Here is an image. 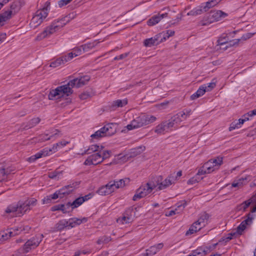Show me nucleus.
<instances>
[{"label": "nucleus", "instance_id": "72a5a7b5", "mask_svg": "<svg viewBox=\"0 0 256 256\" xmlns=\"http://www.w3.org/2000/svg\"><path fill=\"white\" fill-rule=\"evenodd\" d=\"M209 217L208 214L206 212H204L201 214L196 222L198 224L202 226V227H204L205 226L206 224H207Z\"/></svg>", "mask_w": 256, "mask_h": 256}, {"label": "nucleus", "instance_id": "f3484780", "mask_svg": "<svg viewBox=\"0 0 256 256\" xmlns=\"http://www.w3.org/2000/svg\"><path fill=\"white\" fill-rule=\"evenodd\" d=\"M102 130L106 132V136H111L116 132V126L114 123H109L102 128Z\"/></svg>", "mask_w": 256, "mask_h": 256}, {"label": "nucleus", "instance_id": "412c9836", "mask_svg": "<svg viewBox=\"0 0 256 256\" xmlns=\"http://www.w3.org/2000/svg\"><path fill=\"white\" fill-rule=\"evenodd\" d=\"M187 205V202L185 200H182L180 202L178 203V208H176L174 210H170L168 212V214H166V216H172L174 214H178L180 212L178 211V210H179L180 211L183 210L185 206Z\"/></svg>", "mask_w": 256, "mask_h": 256}, {"label": "nucleus", "instance_id": "bf43d9fd", "mask_svg": "<svg viewBox=\"0 0 256 256\" xmlns=\"http://www.w3.org/2000/svg\"><path fill=\"white\" fill-rule=\"evenodd\" d=\"M111 152L110 150H104L102 151V162L110 156Z\"/></svg>", "mask_w": 256, "mask_h": 256}, {"label": "nucleus", "instance_id": "0eeeda50", "mask_svg": "<svg viewBox=\"0 0 256 256\" xmlns=\"http://www.w3.org/2000/svg\"><path fill=\"white\" fill-rule=\"evenodd\" d=\"M47 8H43L38 10L31 20L30 25L31 27L36 28L40 25L44 20L48 16Z\"/></svg>", "mask_w": 256, "mask_h": 256}, {"label": "nucleus", "instance_id": "b1692460", "mask_svg": "<svg viewBox=\"0 0 256 256\" xmlns=\"http://www.w3.org/2000/svg\"><path fill=\"white\" fill-rule=\"evenodd\" d=\"M167 124V121L160 124L156 126L154 132L158 134H164V132H167L170 129Z\"/></svg>", "mask_w": 256, "mask_h": 256}, {"label": "nucleus", "instance_id": "a878e982", "mask_svg": "<svg viewBox=\"0 0 256 256\" xmlns=\"http://www.w3.org/2000/svg\"><path fill=\"white\" fill-rule=\"evenodd\" d=\"M129 182V178H125L120 180L116 182H110V183L112 185V189L114 191L116 189L124 186L126 185V182Z\"/></svg>", "mask_w": 256, "mask_h": 256}, {"label": "nucleus", "instance_id": "e2e57ef3", "mask_svg": "<svg viewBox=\"0 0 256 256\" xmlns=\"http://www.w3.org/2000/svg\"><path fill=\"white\" fill-rule=\"evenodd\" d=\"M216 86L215 82H211L208 84V86H206V91L209 92L212 90Z\"/></svg>", "mask_w": 256, "mask_h": 256}, {"label": "nucleus", "instance_id": "8fccbe9b", "mask_svg": "<svg viewBox=\"0 0 256 256\" xmlns=\"http://www.w3.org/2000/svg\"><path fill=\"white\" fill-rule=\"evenodd\" d=\"M247 218L243 220L241 222V224H243L244 226H246V227L247 226H250L252 223V220L253 218L250 214H248L246 216Z\"/></svg>", "mask_w": 256, "mask_h": 256}, {"label": "nucleus", "instance_id": "2f4dec72", "mask_svg": "<svg viewBox=\"0 0 256 256\" xmlns=\"http://www.w3.org/2000/svg\"><path fill=\"white\" fill-rule=\"evenodd\" d=\"M202 228V226L198 224L196 221L192 224L189 230L186 232V235L188 236L193 234L194 233L200 230Z\"/></svg>", "mask_w": 256, "mask_h": 256}, {"label": "nucleus", "instance_id": "a19ab883", "mask_svg": "<svg viewBox=\"0 0 256 256\" xmlns=\"http://www.w3.org/2000/svg\"><path fill=\"white\" fill-rule=\"evenodd\" d=\"M246 178H239L238 180H234L232 184V187L234 188H241L243 185L246 184Z\"/></svg>", "mask_w": 256, "mask_h": 256}, {"label": "nucleus", "instance_id": "cd10ccee", "mask_svg": "<svg viewBox=\"0 0 256 256\" xmlns=\"http://www.w3.org/2000/svg\"><path fill=\"white\" fill-rule=\"evenodd\" d=\"M180 122V120L176 115H174L170 120H167V124L168 126L170 128H177Z\"/></svg>", "mask_w": 256, "mask_h": 256}, {"label": "nucleus", "instance_id": "aec40b11", "mask_svg": "<svg viewBox=\"0 0 256 256\" xmlns=\"http://www.w3.org/2000/svg\"><path fill=\"white\" fill-rule=\"evenodd\" d=\"M128 104L126 99L117 100L113 101L110 106L111 110H115L118 108H122Z\"/></svg>", "mask_w": 256, "mask_h": 256}, {"label": "nucleus", "instance_id": "a211bd4d", "mask_svg": "<svg viewBox=\"0 0 256 256\" xmlns=\"http://www.w3.org/2000/svg\"><path fill=\"white\" fill-rule=\"evenodd\" d=\"M114 192L112 185L109 182L104 186L100 187L97 191V192L102 196L108 195Z\"/></svg>", "mask_w": 256, "mask_h": 256}, {"label": "nucleus", "instance_id": "864d4df0", "mask_svg": "<svg viewBox=\"0 0 256 256\" xmlns=\"http://www.w3.org/2000/svg\"><path fill=\"white\" fill-rule=\"evenodd\" d=\"M158 252V250L157 249H156V247L153 246H150L149 249L146 250V254L148 256H150L156 254Z\"/></svg>", "mask_w": 256, "mask_h": 256}, {"label": "nucleus", "instance_id": "58836bf2", "mask_svg": "<svg viewBox=\"0 0 256 256\" xmlns=\"http://www.w3.org/2000/svg\"><path fill=\"white\" fill-rule=\"evenodd\" d=\"M252 200L250 199L248 200L244 201L242 204L237 206L236 210H242L244 212L246 211V208L250 206Z\"/></svg>", "mask_w": 256, "mask_h": 256}, {"label": "nucleus", "instance_id": "0e129e2a", "mask_svg": "<svg viewBox=\"0 0 256 256\" xmlns=\"http://www.w3.org/2000/svg\"><path fill=\"white\" fill-rule=\"evenodd\" d=\"M145 150V146H140L139 147H138L137 148H136L134 149H133L132 153L136 154H140L141 152L144 151Z\"/></svg>", "mask_w": 256, "mask_h": 256}, {"label": "nucleus", "instance_id": "13d9d810", "mask_svg": "<svg viewBox=\"0 0 256 256\" xmlns=\"http://www.w3.org/2000/svg\"><path fill=\"white\" fill-rule=\"evenodd\" d=\"M28 205V206L31 208L32 206H34L36 204L37 200L34 198L25 201Z\"/></svg>", "mask_w": 256, "mask_h": 256}, {"label": "nucleus", "instance_id": "c85d7f7f", "mask_svg": "<svg viewBox=\"0 0 256 256\" xmlns=\"http://www.w3.org/2000/svg\"><path fill=\"white\" fill-rule=\"evenodd\" d=\"M68 227V221L64 219L60 220L56 224L54 228L56 231H61Z\"/></svg>", "mask_w": 256, "mask_h": 256}, {"label": "nucleus", "instance_id": "1a4fd4ad", "mask_svg": "<svg viewBox=\"0 0 256 256\" xmlns=\"http://www.w3.org/2000/svg\"><path fill=\"white\" fill-rule=\"evenodd\" d=\"M226 14L221 10H214L211 11L206 17V22L202 24V25H206L208 24L212 23L214 22H217L223 16H225Z\"/></svg>", "mask_w": 256, "mask_h": 256}, {"label": "nucleus", "instance_id": "774afa93", "mask_svg": "<svg viewBox=\"0 0 256 256\" xmlns=\"http://www.w3.org/2000/svg\"><path fill=\"white\" fill-rule=\"evenodd\" d=\"M240 40V39H236V40H234L232 41H230V42L228 44V45L226 47L237 46Z\"/></svg>", "mask_w": 256, "mask_h": 256}, {"label": "nucleus", "instance_id": "423d86ee", "mask_svg": "<svg viewBox=\"0 0 256 256\" xmlns=\"http://www.w3.org/2000/svg\"><path fill=\"white\" fill-rule=\"evenodd\" d=\"M20 9L18 2H14L10 6V10L5 11L0 14V24L10 20L12 16L15 15Z\"/></svg>", "mask_w": 256, "mask_h": 256}, {"label": "nucleus", "instance_id": "79ce46f5", "mask_svg": "<svg viewBox=\"0 0 256 256\" xmlns=\"http://www.w3.org/2000/svg\"><path fill=\"white\" fill-rule=\"evenodd\" d=\"M66 62V58H64L63 56L57 58L56 60L52 62L50 64V66L52 68H56L62 64H64Z\"/></svg>", "mask_w": 256, "mask_h": 256}, {"label": "nucleus", "instance_id": "f257e3e1", "mask_svg": "<svg viewBox=\"0 0 256 256\" xmlns=\"http://www.w3.org/2000/svg\"><path fill=\"white\" fill-rule=\"evenodd\" d=\"M90 80V76H84L80 78L70 80L66 84L59 86L55 89L50 90L48 98L50 100H54L61 98L64 96H69L73 92L72 88L81 87L85 85Z\"/></svg>", "mask_w": 256, "mask_h": 256}, {"label": "nucleus", "instance_id": "9b49d317", "mask_svg": "<svg viewBox=\"0 0 256 256\" xmlns=\"http://www.w3.org/2000/svg\"><path fill=\"white\" fill-rule=\"evenodd\" d=\"M176 180V178L174 176V173L170 174L162 182L157 184L158 189L162 190L166 188L172 184H174Z\"/></svg>", "mask_w": 256, "mask_h": 256}, {"label": "nucleus", "instance_id": "ea45409f", "mask_svg": "<svg viewBox=\"0 0 256 256\" xmlns=\"http://www.w3.org/2000/svg\"><path fill=\"white\" fill-rule=\"evenodd\" d=\"M68 144V142L64 140L54 144L52 147L50 148L52 150V152L54 153L58 151V148H62L66 146Z\"/></svg>", "mask_w": 256, "mask_h": 256}, {"label": "nucleus", "instance_id": "5701e85b", "mask_svg": "<svg viewBox=\"0 0 256 256\" xmlns=\"http://www.w3.org/2000/svg\"><path fill=\"white\" fill-rule=\"evenodd\" d=\"M88 220L86 218H83L82 219L78 218H70L68 221V228H73L76 226L80 225L82 223L86 222Z\"/></svg>", "mask_w": 256, "mask_h": 256}, {"label": "nucleus", "instance_id": "49530a36", "mask_svg": "<svg viewBox=\"0 0 256 256\" xmlns=\"http://www.w3.org/2000/svg\"><path fill=\"white\" fill-rule=\"evenodd\" d=\"M222 157L218 156L216 158L210 159L209 160L211 161L212 164H214V166L218 169L219 166L222 164Z\"/></svg>", "mask_w": 256, "mask_h": 256}, {"label": "nucleus", "instance_id": "6e6d98bb", "mask_svg": "<svg viewBox=\"0 0 256 256\" xmlns=\"http://www.w3.org/2000/svg\"><path fill=\"white\" fill-rule=\"evenodd\" d=\"M76 52L72 51L71 52L68 53L67 55L63 56L64 58H66V62L70 60L74 57L76 56Z\"/></svg>", "mask_w": 256, "mask_h": 256}, {"label": "nucleus", "instance_id": "680f3d73", "mask_svg": "<svg viewBox=\"0 0 256 256\" xmlns=\"http://www.w3.org/2000/svg\"><path fill=\"white\" fill-rule=\"evenodd\" d=\"M62 172L54 171L49 173L48 176L50 178H56L57 177L58 178L59 176L61 175Z\"/></svg>", "mask_w": 256, "mask_h": 256}, {"label": "nucleus", "instance_id": "de8ad7c7", "mask_svg": "<svg viewBox=\"0 0 256 256\" xmlns=\"http://www.w3.org/2000/svg\"><path fill=\"white\" fill-rule=\"evenodd\" d=\"M162 34L161 38L163 39L164 40H166L167 38L170 36H173L174 34V31L172 30H168L166 32H163Z\"/></svg>", "mask_w": 256, "mask_h": 256}, {"label": "nucleus", "instance_id": "3c124183", "mask_svg": "<svg viewBox=\"0 0 256 256\" xmlns=\"http://www.w3.org/2000/svg\"><path fill=\"white\" fill-rule=\"evenodd\" d=\"M7 172L4 168H0V182L6 178Z\"/></svg>", "mask_w": 256, "mask_h": 256}, {"label": "nucleus", "instance_id": "20e7f679", "mask_svg": "<svg viewBox=\"0 0 256 256\" xmlns=\"http://www.w3.org/2000/svg\"><path fill=\"white\" fill-rule=\"evenodd\" d=\"M156 187V184L152 182H150L140 186L136 191V194L132 198V200L136 201L145 197L150 194Z\"/></svg>", "mask_w": 256, "mask_h": 256}, {"label": "nucleus", "instance_id": "6e6552de", "mask_svg": "<svg viewBox=\"0 0 256 256\" xmlns=\"http://www.w3.org/2000/svg\"><path fill=\"white\" fill-rule=\"evenodd\" d=\"M43 234L36 235L26 241L22 247V250L25 253L29 252L38 246L42 240Z\"/></svg>", "mask_w": 256, "mask_h": 256}, {"label": "nucleus", "instance_id": "4be33fe9", "mask_svg": "<svg viewBox=\"0 0 256 256\" xmlns=\"http://www.w3.org/2000/svg\"><path fill=\"white\" fill-rule=\"evenodd\" d=\"M69 203L68 202L66 204H60L53 206L51 208L52 212L56 210H62L64 214L68 213L70 212Z\"/></svg>", "mask_w": 256, "mask_h": 256}, {"label": "nucleus", "instance_id": "09e8293b", "mask_svg": "<svg viewBox=\"0 0 256 256\" xmlns=\"http://www.w3.org/2000/svg\"><path fill=\"white\" fill-rule=\"evenodd\" d=\"M30 229V228L28 226H22L20 227H17L12 228V230L16 232H17L19 234L20 233L22 232H28Z\"/></svg>", "mask_w": 256, "mask_h": 256}, {"label": "nucleus", "instance_id": "9d476101", "mask_svg": "<svg viewBox=\"0 0 256 256\" xmlns=\"http://www.w3.org/2000/svg\"><path fill=\"white\" fill-rule=\"evenodd\" d=\"M102 162V151L92 154L86 159L84 162V165H97Z\"/></svg>", "mask_w": 256, "mask_h": 256}, {"label": "nucleus", "instance_id": "052dcab7", "mask_svg": "<svg viewBox=\"0 0 256 256\" xmlns=\"http://www.w3.org/2000/svg\"><path fill=\"white\" fill-rule=\"evenodd\" d=\"M237 236H238V235L237 234H236V232H230L228 234L227 237L224 239L223 240H225V242H226L232 240L233 237H236Z\"/></svg>", "mask_w": 256, "mask_h": 256}, {"label": "nucleus", "instance_id": "e433bc0d", "mask_svg": "<svg viewBox=\"0 0 256 256\" xmlns=\"http://www.w3.org/2000/svg\"><path fill=\"white\" fill-rule=\"evenodd\" d=\"M84 202V200L80 197L76 198L72 202H68L70 207L72 208L71 210L80 206Z\"/></svg>", "mask_w": 256, "mask_h": 256}, {"label": "nucleus", "instance_id": "4c0bfd02", "mask_svg": "<svg viewBox=\"0 0 256 256\" xmlns=\"http://www.w3.org/2000/svg\"><path fill=\"white\" fill-rule=\"evenodd\" d=\"M204 6H201L198 8H194L190 12H188V16H196L198 14H200L203 12H205L204 9Z\"/></svg>", "mask_w": 256, "mask_h": 256}, {"label": "nucleus", "instance_id": "603ef678", "mask_svg": "<svg viewBox=\"0 0 256 256\" xmlns=\"http://www.w3.org/2000/svg\"><path fill=\"white\" fill-rule=\"evenodd\" d=\"M60 132L58 130H54V132H50L48 134L49 136L46 138L44 139V140H50L52 138H56L57 136H59L58 133Z\"/></svg>", "mask_w": 256, "mask_h": 256}, {"label": "nucleus", "instance_id": "a18cd8bd", "mask_svg": "<svg viewBox=\"0 0 256 256\" xmlns=\"http://www.w3.org/2000/svg\"><path fill=\"white\" fill-rule=\"evenodd\" d=\"M106 132L102 130V128L98 130L94 134L91 135L92 138L98 139L100 138L106 136Z\"/></svg>", "mask_w": 256, "mask_h": 256}, {"label": "nucleus", "instance_id": "4468645a", "mask_svg": "<svg viewBox=\"0 0 256 256\" xmlns=\"http://www.w3.org/2000/svg\"><path fill=\"white\" fill-rule=\"evenodd\" d=\"M161 36L162 34H159L153 38L145 40L144 42V46H146L150 47L155 45H158L160 42H163L162 38L160 40Z\"/></svg>", "mask_w": 256, "mask_h": 256}, {"label": "nucleus", "instance_id": "2eb2a0df", "mask_svg": "<svg viewBox=\"0 0 256 256\" xmlns=\"http://www.w3.org/2000/svg\"><path fill=\"white\" fill-rule=\"evenodd\" d=\"M52 154V152L51 149L48 148H46L36 154L28 158V161L30 162H34L38 158H41L42 156H47Z\"/></svg>", "mask_w": 256, "mask_h": 256}, {"label": "nucleus", "instance_id": "ddd939ff", "mask_svg": "<svg viewBox=\"0 0 256 256\" xmlns=\"http://www.w3.org/2000/svg\"><path fill=\"white\" fill-rule=\"evenodd\" d=\"M216 169V168L214 166V164H212L211 161L208 160L198 170V174L202 175L210 174Z\"/></svg>", "mask_w": 256, "mask_h": 256}, {"label": "nucleus", "instance_id": "c756f323", "mask_svg": "<svg viewBox=\"0 0 256 256\" xmlns=\"http://www.w3.org/2000/svg\"><path fill=\"white\" fill-rule=\"evenodd\" d=\"M206 91V85L200 86L197 91L190 96L192 100H196V98L203 96Z\"/></svg>", "mask_w": 256, "mask_h": 256}, {"label": "nucleus", "instance_id": "4d7b16f0", "mask_svg": "<svg viewBox=\"0 0 256 256\" xmlns=\"http://www.w3.org/2000/svg\"><path fill=\"white\" fill-rule=\"evenodd\" d=\"M76 52L72 51L71 52L68 53L67 55L63 56L64 58H66V62L70 60L74 57L76 56Z\"/></svg>", "mask_w": 256, "mask_h": 256}, {"label": "nucleus", "instance_id": "f03ea898", "mask_svg": "<svg viewBox=\"0 0 256 256\" xmlns=\"http://www.w3.org/2000/svg\"><path fill=\"white\" fill-rule=\"evenodd\" d=\"M66 24L64 22V18L58 20H54L48 26L46 27L44 30L40 33L36 38V40H41L44 38L49 37L60 28L64 26Z\"/></svg>", "mask_w": 256, "mask_h": 256}, {"label": "nucleus", "instance_id": "f8f14e48", "mask_svg": "<svg viewBox=\"0 0 256 256\" xmlns=\"http://www.w3.org/2000/svg\"><path fill=\"white\" fill-rule=\"evenodd\" d=\"M80 182H74L72 184L65 186L58 190L60 194V198H62L64 195L68 194L72 192L73 190L80 184Z\"/></svg>", "mask_w": 256, "mask_h": 256}, {"label": "nucleus", "instance_id": "69168bd1", "mask_svg": "<svg viewBox=\"0 0 256 256\" xmlns=\"http://www.w3.org/2000/svg\"><path fill=\"white\" fill-rule=\"evenodd\" d=\"M72 0H60L58 2L59 7L62 8L68 4H69Z\"/></svg>", "mask_w": 256, "mask_h": 256}, {"label": "nucleus", "instance_id": "c03bdc74", "mask_svg": "<svg viewBox=\"0 0 256 256\" xmlns=\"http://www.w3.org/2000/svg\"><path fill=\"white\" fill-rule=\"evenodd\" d=\"M111 240L112 238L110 236H103L98 238L96 241V244H104L109 242Z\"/></svg>", "mask_w": 256, "mask_h": 256}, {"label": "nucleus", "instance_id": "5fc2aeb1", "mask_svg": "<svg viewBox=\"0 0 256 256\" xmlns=\"http://www.w3.org/2000/svg\"><path fill=\"white\" fill-rule=\"evenodd\" d=\"M246 228V226H244L243 224H240L236 228V232L238 236L242 235V232L244 231V230Z\"/></svg>", "mask_w": 256, "mask_h": 256}, {"label": "nucleus", "instance_id": "6ab92c4d", "mask_svg": "<svg viewBox=\"0 0 256 256\" xmlns=\"http://www.w3.org/2000/svg\"><path fill=\"white\" fill-rule=\"evenodd\" d=\"M18 232L14 231L12 228L10 230H6L0 233V241L4 242L7 240L12 236L18 234Z\"/></svg>", "mask_w": 256, "mask_h": 256}, {"label": "nucleus", "instance_id": "393cba45", "mask_svg": "<svg viewBox=\"0 0 256 256\" xmlns=\"http://www.w3.org/2000/svg\"><path fill=\"white\" fill-rule=\"evenodd\" d=\"M100 43L98 40H95L92 42H90L81 46L84 52H88L96 47Z\"/></svg>", "mask_w": 256, "mask_h": 256}, {"label": "nucleus", "instance_id": "7c9ffc66", "mask_svg": "<svg viewBox=\"0 0 256 256\" xmlns=\"http://www.w3.org/2000/svg\"><path fill=\"white\" fill-rule=\"evenodd\" d=\"M246 121V119L240 118L238 120L232 122L229 127V131H232L236 128H238Z\"/></svg>", "mask_w": 256, "mask_h": 256}, {"label": "nucleus", "instance_id": "f704fd0d", "mask_svg": "<svg viewBox=\"0 0 256 256\" xmlns=\"http://www.w3.org/2000/svg\"><path fill=\"white\" fill-rule=\"evenodd\" d=\"M191 110H184L179 112L176 114L178 117V118L180 119V122H182L183 120H186L187 117L191 113Z\"/></svg>", "mask_w": 256, "mask_h": 256}, {"label": "nucleus", "instance_id": "338daca9", "mask_svg": "<svg viewBox=\"0 0 256 256\" xmlns=\"http://www.w3.org/2000/svg\"><path fill=\"white\" fill-rule=\"evenodd\" d=\"M90 96L88 92H84L82 94H81L79 97L81 100H86L87 98H90Z\"/></svg>", "mask_w": 256, "mask_h": 256}, {"label": "nucleus", "instance_id": "dca6fc26", "mask_svg": "<svg viewBox=\"0 0 256 256\" xmlns=\"http://www.w3.org/2000/svg\"><path fill=\"white\" fill-rule=\"evenodd\" d=\"M168 16V14L167 12H165L160 14H158L154 15L148 20L147 24L149 26H153L160 22L162 19L164 18H166Z\"/></svg>", "mask_w": 256, "mask_h": 256}, {"label": "nucleus", "instance_id": "473e14b6", "mask_svg": "<svg viewBox=\"0 0 256 256\" xmlns=\"http://www.w3.org/2000/svg\"><path fill=\"white\" fill-rule=\"evenodd\" d=\"M103 146H98L96 144H92L86 150H84V152L82 154H90L93 152H99L100 151H102V150Z\"/></svg>", "mask_w": 256, "mask_h": 256}, {"label": "nucleus", "instance_id": "39448f33", "mask_svg": "<svg viewBox=\"0 0 256 256\" xmlns=\"http://www.w3.org/2000/svg\"><path fill=\"white\" fill-rule=\"evenodd\" d=\"M26 202L23 203L19 202L16 204L10 205L6 210V213H13V216H20L23 215L27 210H30Z\"/></svg>", "mask_w": 256, "mask_h": 256}, {"label": "nucleus", "instance_id": "c9c22d12", "mask_svg": "<svg viewBox=\"0 0 256 256\" xmlns=\"http://www.w3.org/2000/svg\"><path fill=\"white\" fill-rule=\"evenodd\" d=\"M40 121L39 118H36L30 120L28 124L24 126V129L28 130L32 128L37 125Z\"/></svg>", "mask_w": 256, "mask_h": 256}, {"label": "nucleus", "instance_id": "7ed1b4c3", "mask_svg": "<svg viewBox=\"0 0 256 256\" xmlns=\"http://www.w3.org/2000/svg\"><path fill=\"white\" fill-rule=\"evenodd\" d=\"M156 119L154 116L141 114L133 120L126 128L128 130L139 128L154 122Z\"/></svg>", "mask_w": 256, "mask_h": 256}, {"label": "nucleus", "instance_id": "bb28decb", "mask_svg": "<svg viewBox=\"0 0 256 256\" xmlns=\"http://www.w3.org/2000/svg\"><path fill=\"white\" fill-rule=\"evenodd\" d=\"M132 216H130L127 212L124 214L122 218H119L117 219V222L119 224H125L132 222Z\"/></svg>", "mask_w": 256, "mask_h": 256}, {"label": "nucleus", "instance_id": "37998d69", "mask_svg": "<svg viewBox=\"0 0 256 256\" xmlns=\"http://www.w3.org/2000/svg\"><path fill=\"white\" fill-rule=\"evenodd\" d=\"M220 0H210V1L206 2L204 7L205 12L208 11L211 8L216 6Z\"/></svg>", "mask_w": 256, "mask_h": 256}]
</instances>
